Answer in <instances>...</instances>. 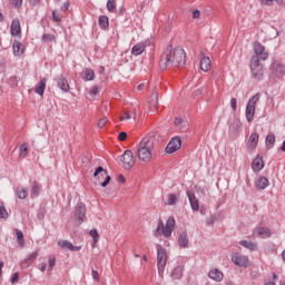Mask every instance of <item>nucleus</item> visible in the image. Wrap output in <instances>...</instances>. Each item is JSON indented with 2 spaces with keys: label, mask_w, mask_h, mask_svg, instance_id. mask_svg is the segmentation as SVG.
I'll return each instance as SVG.
<instances>
[{
  "label": "nucleus",
  "mask_w": 285,
  "mask_h": 285,
  "mask_svg": "<svg viewBox=\"0 0 285 285\" xmlns=\"http://www.w3.org/2000/svg\"><path fill=\"white\" fill-rule=\"evenodd\" d=\"M175 217H168L166 224L164 225V220H158L157 227L154 230V237H170L173 235V230H175Z\"/></svg>",
  "instance_id": "3"
},
{
  "label": "nucleus",
  "mask_w": 285,
  "mask_h": 285,
  "mask_svg": "<svg viewBox=\"0 0 285 285\" xmlns=\"http://www.w3.org/2000/svg\"><path fill=\"white\" fill-rule=\"evenodd\" d=\"M70 250H72V252H79V250H81V246H75V245H73V248L70 249Z\"/></svg>",
  "instance_id": "62"
},
{
  "label": "nucleus",
  "mask_w": 285,
  "mask_h": 285,
  "mask_svg": "<svg viewBox=\"0 0 285 285\" xmlns=\"http://www.w3.org/2000/svg\"><path fill=\"white\" fill-rule=\"evenodd\" d=\"M57 85L62 90V92H70V83H68V79L63 76H59L57 80Z\"/></svg>",
  "instance_id": "22"
},
{
  "label": "nucleus",
  "mask_w": 285,
  "mask_h": 285,
  "mask_svg": "<svg viewBox=\"0 0 285 285\" xmlns=\"http://www.w3.org/2000/svg\"><path fill=\"white\" fill-rule=\"evenodd\" d=\"M239 244L243 246V248H247V250H257V243H253L250 240H240Z\"/></svg>",
  "instance_id": "29"
},
{
  "label": "nucleus",
  "mask_w": 285,
  "mask_h": 285,
  "mask_svg": "<svg viewBox=\"0 0 285 285\" xmlns=\"http://www.w3.org/2000/svg\"><path fill=\"white\" fill-rule=\"evenodd\" d=\"M39 193H41V187L36 183L31 188V197H39Z\"/></svg>",
  "instance_id": "38"
},
{
  "label": "nucleus",
  "mask_w": 285,
  "mask_h": 285,
  "mask_svg": "<svg viewBox=\"0 0 285 285\" xmlns=\"http://www.w3.org/2000/svg\"><path fill=\"white\" fill-rule=\"evenodd\" d=\"M99 26H100L101 30H106L108 28V26H110V22H109L107 16L99 17Z\"/></svg>",
  "instance_id": "34"
},
{
  "label": "nucleus",
  "mask_w": 285,
  "mask_h": 285,
  "mask_svg": "<svg viewBox=\"0 0 285 285\" xmlns=\"http://www.w3.org/2000/svg\"><path fill=\"white\" fill-rule=\"evenodd\" d=\"M199 66L203 72H208L213 68V61L210 60V57L203 56L200 58Z\"/></svg>",
  "instance_id": "19"
},
{
  "label": "nucleus",
  "mask_w": 285,
  "mask_h": 285,
  "mask_svg": "<svg viewBox=\"0 0 285 285\" xmlns=\"http://www.w3.org/2000/svg\"><path fill=\"white\" fill-rule=\"evenodd\" d=\"M58 246H60V248H67L68 250H71L73 248L72 243L68 240H59Z\"/></svg>",
  "instance_id": "37"
},
{
  "label": "nucleus",
  "mask_w": 285,
  "mask_h": 285,
  "mask_svg": "<svg viewBox=\"0 0 285 285\" xmlns=\"http://www.w3.org/2000/svg\"><path fill=\"white\" fill-rule=\"evenodd\" d=\"M144 83L138 85L137 90H144Z\"/></svg>",
  "instance_id": "64"
},
{
  "label": "nucleus",
  "mask_w": 285,
  "mask_h": 285,
  "mask_svg": "<svg viewBox=\"0 0 285 285\" xmlns=\"http://www.w3.org/2000/svg\"><path fill=\"white\" fill-rule=\"evenodd\" d=\"M75 222L78 226H81L86 222V205L83 203H79L76 206Z\"/></svg>",
  "instance_id": "12"
},
{
  "label": "nucleus",
  "mask_w": 285,
  "mask_h": 285,
  "mask_svg": "<svg viewBox=\"0 0 285 285\" xmlns=\"http://www.w3.org/2000/svg\"><path fill=\"white\" fill-rule=\"evenodd\" d=\"M0 219H8V209L3 204H0Z\"/></svg>",
  "instance_id": "42"
},
{
  "label": "nucleus",
  "mask_w": 285,
  "mask_h": 285,
  "mask_svg": "<svg viewBox=\"0 0 285 285\" xmlns=\"http://www.w3.org/2000/svg\"><path fill=\"white\" fill-rule=\"evenodd\" d=\"M119 181H120L121 184H126V177H125L124 175H120V176H119Z\"/></svg>",
  "instance_id": "61"
},
{
  "label": "nucleus",
  "mask_w": 285,
  "mask_h": 285,
  "mask_svg": "<svg viewBox=\"0 0 285 285\" xmlns=\"http://www.w3.org/2000/svg\"><path fill=\"white\" fill-rule=\"evenodd\" d=\"M90 237H92L95 244H97V242H99V232H97V229H91L89 232Z\"/></svg>",
  "instance_id": "43"
},
{
  "label": "nucleus",
  "mask_w": 285,
  "mask_h": 285,
  "mask_svg": "<svg viewBox=\"0 0 285 285\" xmlns=\"http://www.w3.org/2000/svg\"><path fill=\"white\" fill-rule=\"evenodd\" d=\"M206 224L207 226H213V224H215V217L212 216L210 218H208Z\"/></svg>",
  "instance_id": "58"
},
{
  "label": "nucleus",
  "mask_w": 285,
  "mask_h": 285,
  "mask_svg": "<svg viewBox=\"0 0 285 285\" xmlns=\"http://www.w3.org/2000/svg\"><path fill=\"white\" fill-rule=\"evenodd\" d=\"M19 157H21V159H26L28 157V145L22 144L20 146Z\"/></svg>",
  "instance_id": "36"
},
{
  "label": "nucleus",
  "mask_w": 285,
  "mask_h": 285,
  "mask_svg": "<svg viewBox=\"0 0 285 285\" xmlns=\"http://www.w3.org/2000/svg\"><path fill=\"white\" fill-rule=\"evenodd\" d=\"M144 50H146V43L138 42L136 46L131 48V55H134V57H139V55L144 53Z\"/></svg>",
  "instance_id": "25"
},
{
  "label": "nucleus",
  "mask_w": 285,
  "mask_h": 285,
  "mask_svg": "<svg viewBox=\"0 0 285 285\" xmlns=\"http://www.w3.org/2000/svg\"><path fill=\"white\" fill-rule=\"evenodd\" d=\"M49 271H52V268H55L56 264H57V258H55V256L49 257Z\"/></svg>",
  "instance_id": "47"
},
{
  "label": "nucleus",
  "mask_w": 285,
  "mask_h": 285,
  "mask_svg": "<svg viewBox=\"0 0 285 285\" xmlns=\"http://www.w3.org/2000/svg\"><path fill=\"white\" fill-rule=\"evenodd\" d=\"M187 197L191 207V210H199V199L191 191H187Z\"/></svg>",
  "instance_id": "23"
},
{
  "label": "nucleus",
  "mask_w": 285,
  "mask_h": 285,
  "mask_svg": "<svg viewBox=\"0 0 285 285\" xmlns=\"http://www.w3.org/2000/svg\"><path fill=\"white\" fill-rule=\"evenodd\" d=\"M68 8H70V2L67 1L61 7L62 12H66V10H68Z\"/></svg>",
  "instance_id": "57"
},
{
  "label": "nucleus",
  "mask_w": 285,
  "mask_h": 285,
  "mask_svg": "<svg viewBox=\"0 0 285 285\" xmlns=\"http://www.w3.org/2000/svg\"><path fill=\"white\" fill-rule=\"evenodd\" d=\"M83 81H95V70L86 68L82 71Z\"/></svg>",
  "instance_id": "26"
},
{
  "label": "nucleus",
  "mask_w": 285,
  "mask_h": 285,
  "mask_svg": "<svg viewBox=\"0 0 285 285\" xmlns=\"http://www.w3.org/2000/svg\"><path fill=\"white\" fill-rule=\"evenodd\" d=\"M154 150H155V146L153 145V138L151 137L142 138L137 147V155H138L139 161H142V164H150L153 159Z\"/></svg>",
  "instance_id": "2"
},
{
  "label": "nucleus",
  "mask_w": 285,
  "mask_h": 285,
  "mask_svg": "<svg viewBox=\"0 0 285 285\" xmlns=\"http://www.w3.org/2000/svg\"><path fill=\"white\" fill-rule=\"evenodd\" d=\"M10 35L11 37H21V23L19 19H13L10 26Z\"/></svg>",
  "instance_id": "16"
},
{
  "label": "nucleus",
  "mask_w": 285,
  "mask_h": 285,
  "mask_svg": "<svg viewBox=\"0 0 285 285\" xmlns=\"http://www.w3.org/2000/svg\"><path fill=\"white\" fill-rule=\"evenodd\" d=\"M178 245L180 248H188V234L186 232H183L178 237Z\"/></svg>",
  "instance_id": "28"
},
{
  "label": "nucleus",
  "mask_w": 285,
  "mask_h": 285,
  "mask_svg": "<svg viewBox=\"0 0 285 285\" xmlns=\"http://www.w3.org/2000/svg\"><path fill=\"white\" fill-rule=\"evenodd\" d=\"M120 161L125 170H130L135 166V155L131 150H125L124 155L120 158Z\"/></svg>",
  "instance_id": "10"
},
{
  "label": "nucleus",
  "mask_w": 285,
  "mask_h": 285,
  "mask_svg": "<svg viewBox=\"0 0 285 285\" xmlns=\"http://www.w3.org/2000/svg\"><path fill=\"white\" fill-rule=\"evenodd\" d=\"M179 202V195L177 194H168L167 195V206H175Z\"/></svg>",
  "instance_id": "31"
},
{
  "label": "nucleus",
  "mask_w": 285,
  "mask_h": 285,
  "mask_svg": "<svg viewBox=\"0 0 285 285\" xmlns=\"http://www.w3.org/2000/svg\"><path fill=\"white\" fill-rule=\"evenodd\" d=\"M17 197H18V199H26V197H28V188L18 187L17 188Z\"/></svg>",
  "instance_id": "33"
},
{
  "label": "nucleus",
  "mask_w": 285,
  "mask_h": 285,
  "mask_svg": "<svg viewBox=\"0 0 285 285\" xmlns=\"http://www.w3.org/2000/svg\"><path fill=\"white\" fill-rule=\"evenodd\" d=\"M174 124H175V126H181V124H184V119L177 117V118H175Z\"/></svg>",
  "instance_id": "56"
},
{
  "label": "nucleus",
  "mask_w": 285,
  "mask_h": 285,
  "mask_svg": "<svg viewBox=\"0 0 285 285\" xmlns=\"http://www.w3.org/2000/svg\"><path fill=\"white\" fill-rule=\"evenodd\" d=\"M268 178L266 177H259L256 180V188H258V190H265V188H268Z\"/></svg>",
  "instance_id": "27"
},
{
  "label": "nucleus",
  "mask_w": 285,
  "mask_h": 285,
  "mask_svg": "<svg viewBox=\"0 0 285 285\" xmlns=\"http://www.w3.org/2000/svg\"><path fill=\"white\" fill-rule=\"evenodd\" d=\"M48 83V78H42L39 82V85L36 87L35 92L36 95H39L40 97H43L46 92V85Z\"/></svg>",
  "instance_id": "24"
},
{
  "label": "nucleus",
  "mask_w": 285,
  "mask_h": 285,
  "mask_svg": "<svg viewBox=\"0 0 285 285\" xmlns=\"http://www.w3.org/2000/svg\"><path fill=\"white\" fill-rule=\"evenodd\" d=\"M253 235H256V237H259L261 239H268L272 237L273 232H271V228L268 227L257 226L253 230Z\"/></svg>",
  "instance_id": "14"
},
{
  "label": "nucleus",
  "mask_w": 285,
  "mask_h": 285,
  "mask_svg": "<svg viewBox=\"0 0 285 285\" xmlns=\"http://www.w3.org/2000/svg\"><path fill=\"white\" fill-rule=\"evenodd\" d=\"M173 279H181L184 277V268L181 266H177L171 272Z\"/></svg>",
  "instance_id": "30"
},
{
  "label": "nucleus",
  "mask_w": 285,
  "mask_h": 285,
  "mask_svg": "<svg viewBox=\"0 0 285 285\" xmlns=\"http://www.w3.org/2000/svg\"><path fill=\"white\" fill-rule=\"evenodd\" d=\"M130 112L124 111L122 116L120 117V121H128V119H131Z\"/></svg>",
  "instance_id": "50"
},
{
  "label": "nucleus",
  "mask_w": 285,
  "mask_h": 285,
  "mask_svg": "<svg viewBox=\"0 0 285 285\" xmlns=\"http://www.w3.org/2000/svg\"><path fill=\"white\" fill-rule=\"evenodd\" d=\"M250 70L254 79H257V81L264 79V65L257 60V57L250 58Z\"/></svg>",
  "instance_id": "6"
},
{
  "label": "nucleus",
  "mask_w": 285,
  "mask_h": 285,
  "mask_svg": "<svg viewBox=\"0 0 285 285\" xmlns=\"http://www.w3.org/2000/svg\"><path fill=\"white\" fill-rule=\"evenodd\" d=\"M55 35H50V33H43L42 35V41L47 42V41H55Z\"/></svg>",
  "instance_id": "45"
},
{
  "label": "nucleus",
  "mask_w": 285,
  "mask_h": 285,
  "mask_svg": "<svg viewBox=\"0 0 285 285\" xmlns=\"http://www.w3.org/2000/svg\"><path fill=\"white\" fill-rule=\"evenodd\" d=\"M39 256V252H32L24 258V264H28L29 262H35L37 257Z\"/></svg>",
  "instance_id": "39"
},
{
  "label": "nucleus",
  "mask_w": 285,
  "mask_h": 285,
  "mask_svg": "<svg viewBox=\"0 0 285 285\" xmlns=\"http://www.w3.org/2000/svg\"><path fill=\"white\" fill-rule=\"evenodd\" d=\"M252 57H256L257 61H266V59H268L266 47L261 42H254V55Z\"/></svg>",
  "instance_id": "9"
},
{
  "label": "nucleus",
  "mask_w": 285,
  "mask_h": 285,
  "mask_svg": "<svg viewBox=\"0 0 285 285\" xmlns=\"http://www.w3.org/2000/svg\"><path fill=\"white\" fill-rule=\"evenodd\" d=\"M281 150H282V153H285V140L283 141V144L281 146Z\"/></svg>",
  "instance_id": "63"
},
{
  "label": "nucleus",
  "mask_w": 285,
  "mask_h": 285,
  "mask_svg": "<svg viewBox=\"0 0 285 285\" xmlns=\"http://www.w3.org/2000/svg\"><path fill=\"white\" fill-rule=\"evenodd\" d=\"M199 17H202V12L199 10H194L193 11V19H199Z\"/></svg>",
  "instance_id": "55"
},
{
  "label": "nucleus",
  "mask_w": 285,
  "mask_h": 285,
  "mask_svg": "<svg viewBox=\"0 0 285 285\" xmlns=\"http://www.w3.org/2000/svg\"><path fill=\"white\" fill-rule=\"evenodd\" d=\"M252 169L254 173H259L264 170V158L261 155H257L252 161Z\"/></svg>",
  "instance_id": "17"
},
{
  "label": "nucleus",
  "mask_w": 285,
  "mask_h": 285,
  "mask_svg": "<svg viewBox=\"0 0 285 285\" xmlns=\"http://www.w3.org/2000/svg\"><path fill=\"white\" fill-rule=\"evenodd\" d=\"M148 108L150 112H157V108H159V94L154 91L148 100Z\"/></svg>",
  "instance_id": "15"
},
{
  "label": "nucleus",
  "mask_w": 285,
  "mask_h": 285,
  "mask_svg": "<svg viewBox=\"0 0 285 285\" xmlns=\"http://www.w3.org/2000/svg\"><path fill=\"white\" fill-rule=\"evenodd\" d=\"M46 268H48V265L46 263H42L40 267L41 273H46Z\"/></svg>",
  "instance_id": "60"
},
{
  "label": "nucleus",
  "mask_w": 285,
  "mask_h": 285,
  "mask_svg": "<svg viewBox=\"0 0 285 285\" xmlns=\"http://www.w3.org/2000/svg\"><path fill=\"white\" fill-rule=\"evenodd\" d=\"M209 279H213V282H223L224 281V273L219 271L218 268H213L208 273Z\"/></svg>",
  "instance_id": "21"
},
{
  "label": "nucleus",
  "mask_w": 285,
  "mask_h": 285,
  "mask_svg": "<svg viewBox=\"0 0 285 285\" xmlns=\"http://www.w3.org/2000/svg\"><path fill=\"white\" fill-rule=\"evenodd\" d=\"M12 50L13 56L23 57V52H26V46H23V43L19 42L18 40H14L12 43Z\"/></svg>",
  "instance_id": "20"
},
{
  "label": "nucleus",
  "mask_w": 285,
  "mask_h": 285,
  "mask_svg": "<svg viewBox=\"0 0 285 285\" xmlns=\"http://www.w3.org/2000/svg\"><path fill=\"white\" fill-rule=\"evenodd\" d=\"M186 65V51L181 47H176L173 50V46H167L160 56V68L166 70L169 66H177V68H181V66Z\"/></svg>",
  "instance_id": "1"
},
{
  "label": "nucleus",
  "mask_w": 285,
  "mask_h": 285,
  "mask_svg": "<svg viewBox=\"0 0 285 285\" xmlns=\"http://www.w3.org/2000/svg\"><path fill=\"white\" fill-rule=\"evenodd\" d=\"M271 72L274 77H277V79H282L285 75V65L279 60H273Z\"/></svg>",
  "instance_id": "11"
},
{
  "label": "nucleus",
  "mask_w": 285,
  "mask_h": 285,
  "mask_svg": "<svg viewBox=\"0 0 285 285\" xmlns=\"http://www.w3.org/2000/svg\"><path fill=\"white\" fill-rule=\"evenodd\" d=\"M126 137H128V134H126L125 131H121V132L118 135L119 141H126Z\"/></svg>",
  "instance_id": "54"
},
{
  "label": "nucleus",
  "mask_w": 285,
  "mask_h": 285,
  "mask_svg": "<svg viewBox=\"0 0 285 285\" xmlns=\"http://www.w3.org/2000/svg\"><path fill=\"white\" fill-rule=\"evenodd\" d=\"M181 148V138L174 137L170 139V141L167 144L166 153L168 155H173V153H177Z\"/></svg>",
  "instance_id": "13"
},
{
  "label": "nucleus",
  "mask_w": 285,
  "mask_h": 285,
  "mask_svg": "<svg viewBox=\"0 0 285 285\" xmlns=\"http://www.w3.org/2000/svg\"><path fill=\"white\" fill-rule=\"evenodd\" d=\"M11 284H18L19 283V273H13L10 278Z\"/></svg>",
  "instance_id": "49"
},
{
  "label": "nucleus",
  "mask_w": 285,
  "mask_h": 285,
  "mask_svg": "<svg viewBox=\"0 0 285 285\" xmlns=\"http://www.w3.org/2000/svg\"><path fill=\"white\" fill-rule=\"evenodd\" d=\"M16 236H17L19 246H21V248H23V246L26 244V239L23 238V232H21V229H17Z\"/></svg>",
  "instance_id": "35"
},
{
  "label": "nucleus",
  "mask_w": 285,
  "mask_h": 285,
  "mask_svg": "<svg viewBox=\"0 0 285 285\" xmlns=\"http://www.w3.org/2000/svg\"><path fill=\"white\" fill-rule=\"evenodd\" d=\"M265 146L268 150H271V148H273V146H275V135L274 134H269L266 136Z\"/></svg>",
  "instance_id": "32"
},
{
  "label": "nucleus",
  "mask_w": 285,
  "mask_h": 285,
  "mask_svg": "<svg viewBox=\"0 0 285 285\" xmlns=\"http://www.w3.org/2000/svg\"><path fill=\"white\" fill-rule=\"evenodd\" d=\"M106 124H108V118L104 117L98 121V128H106Z\"/></svg>",
  "instance_id": "48"
},
{
  "label": "nucleus",
  "mask_w": 285,
  "mask_h": 285,
  "mask_svg": "<svg viewBox=\"0 0 285 285\" xmlns=\"http://www.w3.org/2000/svg\"><path fill=\"white\" fill-rule=\"evenodd\" d=\"M98 92H99V88L97 87L91 88V91H90L91 95H97Z\"/></svg>",
  "instance_id": "59"
},
{
  "label": "nucleus",
  "mask_w": 285,
  "mask_h": 285,
  "mask_svg": "<svg viewBox=\"0 0 285 285\" xmlns=\"http://www.w3.org/2000/svg\"><path fill=\"white\" fill-rule=\"evenodd\" d=\"M232 262L235 266H238L239 268H248L250 265V259L246 255H242L237 252L232 254Z\"/></svg>",
  "instance_id": "8"
},
{
  "label": "nucleus",
  "mask_w": 285,
  "mask_h": 285,
  "mask_svg": "<svg viewBox=\"0 0 285 285\" xmlns=\"http://www.w3.org/2000/svg\"><path fill=\"white\" fill-rule=\"evenodd\" d=\"M262 6H273V2L275 1L277 6H282L284 3V0H259Z\"/></svg>",
  "instance_id": "40"
},
{
  "label": "nucleus",
  "mask_w": 285,
  "mask_h": 285,
  "mask_svg": "<svg viewBox=\"0 0 285 285\" xmlns=\"http://www.w3.org/2000/svg\"><path fill=\"white\" fill-rule=\"evenodd\" d=\"M257 101H259V94L254 95L247 102L245 115L248 124H252L253 119H255Z\"/></svg>",
  "instance_id": "5"
},
{
  "label": "nucleus",
  "mask_w": 285,
  "mask_h": 285,
  "mask_svg": "<svg viewBox=\"0 0 285 285\" xmlns=\"http://www.w3.org/2000/svg\"><path fill=\"white\" fill-rule=\"evenodd\" d=\"M82 166H85V168H90L92 166V163L90 161V157L85 156L82 158Z\"/></svg>",
  "instance_id": "44"
},
{
  "label": "nucleus",
  "mask_w": 285,
  "mask_h": 285,
  "mask_svg": "<svg viewBox=\"0 0 285 285\" xmlns=\"http://www.w3.org/2000/svg\"><path fill=\"white\" fill-rule=\"evenodd\" d=\"M52 21H55V23H59L61 21V16H59L58 11H52Z\"/></svg>",
  "instance_id": "46"
},
{
  "label": "nucleus",
  "mask_w": 285,
  "mask_h": 285,
  "mask_svg": "<svg viewBox=\"0 0 285 285\" xmlns=\"http://www.w3.org/2000/svg\"><path fill=\"white\" fill-rule=\"evenodd\" d=\"M107 10L109 12H112L114 10H117V2L115 0H108L107 1Z\"/></svg>",
  "instance_id": "41"
},
{
  "label": "nucleus",
  "mask_w": 285,
  "mask_h": 285,
  "mask_svg": "<svg viewBox=\"0 0 285 285\" xmlns=\"http://www.w3.org/2000/svg\"><path fill=\"white\" fill-rule=\"evenodd\" d=\"M156 250H157L158 275L163 276L164 271L166 268V263L168 262V254L166 252V248H164V246L159 244L156 245Z\"/></svg>",
  "instance_id": "4"
},
{
  "label": "nucleus",
  "mask_w": 285,
  "mask_h": 285,
  "mask_svg": "<svg viewBox=\"0 0 285 285\" xmlns=\"http://www.w3.org/2000/svg\"><path fill=\"white\" fill-rule=\"evenodd\" d=\"M230 108L234 110V112L237 110V98L230 99Z\"/></svg>",
  "instance_id": "51"
},
{
  "label": "nucleus",
  "mask_w": 285,
  "mask_h": 285,
  "mask_svg": "<svg viewBox=\"0 0 285 285\" xmlns=\"http://www.w3.org/2000/svg\"><path fill=\"white\" fill-rule=\"evenodd\" d=\"M94 179L100 184L102 188H106L110 184V175L104 167H98L94 173Z\"/></svg>",
  "instance_id": "7"
},
{
  "label": "nucleus",
  "mask_w": 285,
  "mask_h": 285,
  "mask_svg": "<svg viewBox=\"0 0 285 285\" xmlns=\"http://www.w3.org/2000/svg\"><path fill=\"white\" fill-rule=\"evenodd\" d=\"M91 276L95 282H99V272L92 269Z\"/></svg>",
  "instance_id": "53"
},
{
  "label": "nucleus",
  "mask_w": 285,
  "mask_h": 285,
  "mask_svg": "<svg viewBox=\"0 0 285 285\" xmlns=\"http://www.w3.org/2000/svg\"><path fill=\"white\" fill-rule=\"evenodd\" d=\"M11 4L14 6V8H21L23 0H11Z\"/></svg>",
  "instance_id": "52"
},
{
  "label": "nucleus",
  "mask_w": 285,
  "mask_h": 285,
  "mask_svg": "<svg viewBox=\"0 0 285 285\" xmlns=\"http://www.w3.org/2000/svg\"><path fill=\"white\" fill-rule=\"evenodd\" d=\"M259 144V134L252 132L247 141V150H255Z\"/></svg>",
  "instance_id": "18"
}]
</instances>
